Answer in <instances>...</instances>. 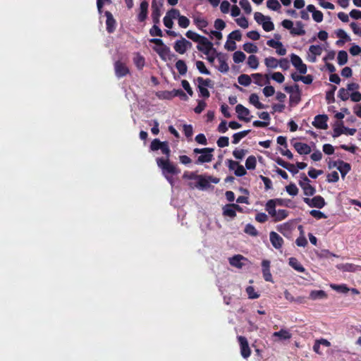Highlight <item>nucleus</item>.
I'll use <instances>...</instances> for the list:
<instances>
[{"mask_svg":"<svg viewBox=\"0 0 361 361\" xmlns=\"http://www.w3.org/2000/svg\"><path fill=\"white\" fill-rule=\"evenodd\" d=\"M338 97L342 100V101H347L349 99V93L348 92V89L345 90L344 88H341L338 90Z\"/></svg>","mask_w":361,"mask_h":361,"instance_id":"obj_59","label":"nucleus"},{"mask_svg":"<svg viewBox=\"0 0 361 361\" xmlns=\"http://www.w3.org/2000/svg\"><path fill=\"white\" fill-rule=\"evenodd\" d=\"M273 336L279 337L280 340H288L291 338V334L288 331L281 329L280 331L274 332Z\"/></svg>","mask_w":361,"mask_h":361,"instance_id":"obj_30","label":"nucleus"},{"mask_svg":"<svg viewBox=\"0 0 361 361\" xmlns=\"http://www.w3.org/2000/svg\"><path fill=\"white\" fill-rule=\"evenodd\" d=\"M292 228V223L290 222H286L282 224L278 225L276 226V229L279 232L282 233L283 235H286V233H288L290 231Z\"/></svg>","mask_w":361,"mask_h":361,"instance_id":"obj_33","label":"nucleus"},{"mask_svg":"<svg viewBox=\"0 0 361 361\" xmlns=\"http://www.w3.org/2000/svg\"><path fill=\"white\" fill-rule=\"evenodd\" d=\"M237 338L240 345V354L242 357L245 359L248 358L250 356L251 350L250 348L247 339L243 336H238Z\"/></svg>","mask_w":361,"mask_h":361,"instance_id":"obj_5","label":"nucleus"},{"mask_svg":"<svg viewBox=\"0 0 361 361\" xmlns=\"http://www.w3.org/2000/svg\"><path fill=\"white\" fill-rule=\"evenodd\" d=\"M178 25L182 27V28H186L189 26L190 25V20L186 17V16H180L178 18Z\"/></svg>","mask_w":361,"mask_h":361,"instance_id":"obj_48","label":"nucleus"},{"mask_svg":"<svg viewBox=\"0 0 361 361\" xmlns=\"http://www.w3.org/2000/svg\"><path fill=\"white\" fill-rule=\"evenodd\" d=\"M133 63L138 70H142L145 65V59L139 52L135 54L133 57Z\"/></svg>","mask_w":361,"mask_h":361,"instance_id":"obj_19","label":"nucleus"},{"mask_svg":"<svg viewBox=\"0 0 361 361\" xmlns=\"http://www.w3.org/2000/svg\"><path fill=\"white\" fill-rule=\"evenodd\" d=\"M338 63L340 66L345 65L348 61V54L345 51L341 50L338 54Z\"/></svg>","mask_w":361,"mask_h":361,"instance_id":"obj_40","label":"nucleus"},{"mask_svg":"<svg viewBox=\"0 0 361 361\" xmlns=\"http://www.w3.org/2000/svg\"><path fill=\"white\" fill-rule=\"evenodd\" d=\"M194 23L199 29L202 30L204 33L208 34L206 30H203L204 27L208 25V22L204 18L196 17L194 18Z\"/></svg>","mask_w":361,"mask_h":361,"instance_id":"obj_34","label":"nucleus"},{"mask_svg":"<svg viewBox=\"0 0 361 361\" xmlns=\"http://www.w3.org/2000/svg\"><path fill=\"white\" fill-rule=\"evenodd\" d=\"M262 271L264 279L266 281L272 282V275L270 271V261L264 259L262 262Z\"/></svg>","mask_w":361,"mask_h":361,"instance_id":"obj_12","label":"nucleus"},{"mask_svg":"<svg viewBox=\"0 0 361 361\" xmlns=\"http://www.w3.org/2000/svg\"><path fill=\"white\" fill-rule=\"evenodd\" d=\"M249 102L250 104H253L257 109H262L267 108V106L263 104L259 101V97L257 94L252 93L250 94L249 97Z\"/></svg>","mask_w":361,"mask_h":361,"instance_id":"obj_22","label":"nucleus"},{"mask_svg":"<svg viewBox=\"0 0 361 361\" xmlns=\"http://www.w3.org/2000/svg\"><path fill=\"white\" fill-rule=\"evenodd\" d=\"M240 6L244 10L245 13L250 14L252 12V7L248 0H240Z\"/></svg>","mask_w":361,"mask_h":361,"instance_id":"obj_49","label":"nucleus"},{"mask_svg":"<svg viewBox=\"0 0 361 361\" xmlns=\"http://www.w3.org/2000/svg\"><path fill=\"white\" fill-rule=\"evenodd\" d=\"M161 15V13L159 6L157 4L156 0H152L151 16L154 24H159Z\"/></svg>","mask_w":361,"mask_h":361,"instance_id":"obj_14","label":"nucleus"},{"mask_svg":"<svg viewBox=\"0 0 361 361\" xmlns=\"http://www.w3.org/2000/svg\"><path fill=\"white\" fill-rule=\"evenodd\" d=\"M295 93H292L290 95V104L292 106L297 105L300 102V99H301L300 91L299 89V86L298 85H295Z\"/></svg>","mask_w":361,"mask_h":361,"instance_id":"obj_20","label":"nucleus"},{"mask_svg":"<svg viewBox=\"0 0 361 361\" xmlns=\"http://www.w3.org/2000/svg\"><path fill=\"white\" fill-rule=\"evenodd\" d=\"M245 259V258L240 255H236L233 256V257L229 259L230 264L233 267H237V268H242L243 266V264L241 262V260Z\"/></svg>","mask_w":361,"mask_h":361,"instance_id":"obj_26","label":"nucleus"},{"mask_svg":"<svg viewBox=\"0 0 361 361\" xmlns=\"http://www.w3.org/2000/svg\"><path fill=\"white\" fill-rule=\"evenodd\" d=\"M150 149L152 151L161 150V153L166 156L164 157H158L156 159L157 166L161 169L162 173L167 180L172 185L173 180L169 175H176L180 171L175 164L170 161L171 149L169 142L166 141L161 142L159 139H154L150 144Z\"/></svg>","mask_w":361,"mask_h":361,"instance_id":"obj_1","label":"nucleus"},{"mask_svg":"<svg viewBox=\"0 0 361 361\" xmlns=\"http://www.w3.org/2000/svg\"><path fill=\"white\" fill-rule=\"evenodd\" d=\"M196 67L198 69V71L205 75H210V71L206 68L204 63L202 61H196Z\"/></svg>","mask_w":361,"mask_h":361,"instance_id":"obj_47","label":"nucleus"},{"mask_svg":"<svg viewBox=\"0 0 361 361\" xmlns=\"http://www.w3.org/2000/svg\"><path fill=\"white\" fill-rule=\"evenodd\" d=\"M173 49L180 54H183L186 52L183 37H181V39L177 40L174 43Z\"/></svg>","mask_w":361,"mask_h":361,"instance_id":"obj_28","label":"nucleus"},{"mask_svg":"<svg viewBox=\"0 0 361 361\" xmlns=\"http://www.w3.org/2000/svg\"><path fill=\"white\" fill-rule=\"evenodd\" d=\"M310 214L317 219H326L327 217L326 214L319 210L312 209L310 212Z\"/></svg>","mask_w":361,"mask_h":361,"instance_id":"obj_58","label":"nucleus"},{"mask_svg":"<svg viewBox=\"0 0 361 361\" xmlns=\"http://www.w3.org/2000/svg\"><path fill=\"white\" fill-rule=\"evenodd\" d=\"M290 33L293 35H304L305 34V30H304L303 23L300 21L297 22L296 27H293L292 30H290Z\"/></svg>","mask_w":361,"mask_h":361,"instance_id":"obj_29","label":"nucleus"},{"mask_svg":"<svg viewBox=\"0 0 361 361\" xmlns=\"http://www.w3.org/2000/svg\"><path fill=\"white\" fill-rule=\"evenodd\" d=\"M245 232L252 236H257L258 235L257 230L254 226L250 224L246 225L245 228Z\"/></svg>","mask_w":361,"mask_h":361,"instance_id":"obj_53","label":"nucleus"},{"mask_svg":"<svg viewBox=\"0 0 361 361\" xmlns=\"http://www.w3.org/2000/svg\"><path fill=\"white\" fill-rule=\"evenodd\" d=\"M328 116L326 114H319L314 117V121L312 122V125L318 128L326 130L328 128L327 121Z\"/></svg>","mask_w":361,"mask_h":361,"instance_id":"obj_9","label":"nucleus"},{"mask_svg":"<svg viewBox=\"0 0 361 361\" xmlns=\"http://www.w3.org/2000/svg\"><path fill=\"white\" fill-rule=\"evenodd\" d=\"M242 38L241 32L239 30H234L231 32L228 36V39L231 40H236V41H240Z\"/></svg>","mask_w":361,"mask_h":361,"instance_id":"obj_52","label":"nucleus"},{"mask_svg":"<svg viewBox=\"0 0 361 361\" xmlns=\"http://www.w3.org/2000/svg\"><path fill=\"white\" fill-rule=\"evenodd\" d=\"M246 58L245 54L241 51H237L233 54V59L236 63H242Z\"/></svg>","mask_w":361,"mask_h":361,"instance_id":"obj_44","label":"nucleus"},{"mask_svg":"<svg viewBox=\"0 0 361 361\" xmlns=\"http://www.w3.org/2000/svg\"><path fill=\"white\" fill-rule=\"evenodd\" d=\"M257 161L255 156H249L245 161V167L248 170H253L256 168Z\"/></svg>","mask_w":361,"mask_h":361,"instance_id":"obj_37","label":"nucleus"},{"mask_svg":"<svg viewBox=\"0 0 361 361\" xmlns=\"http://www.w3.org/2000/svg\"><path fill=\"white\" fill-rule=\"evenodd\" d=\"M331 288L338 292L343 293H347L349 291V288L346 286L345 284L342 285H331Z\"/></svg>","mask_w":361,"mask_h":361,"instance_id":"obj_61","label":"nucleus"},{"mask_svg":"<svg viewBox=\"0 0 361 361\" xmlns=\"http://www.w3.org/2000/svg\"><path fill=\"white\" fill-rule=\"evenodd\" d=\"M197 49L204 53L205 55H209L210 52L217 53L216 49L213 47V44L207 37L206 40L201 41L197 46Z\"/></svg>","mask_w":361,"mask_h":361,"instance_id":"obj_8","label":"nucleus"},{"mask_svg":"<svg viewBox=\"0 0 361 361\" xmlns=\"http://www.w3.org/2000/svg\"><path fill=\"white\" fill-rule=\"evenodd\" d=\"M276 200H269L267 201L265 205L266 211L271 215V217H274L276 215Z\"/></svg>","mask_w":361,"mask_h":361,"instance_id":"obj_25","label":"nucleus"},{"mask_svg":"<svg viewBox=\"0 0 361 361\" xmlns=\"http://www.w3.org/2000/svg\"><path fill=\"white\" fill-rule=\"evenodd\" d=\"M114 71L115 75L118 78L125 77L130 73V70L126 64L119 60L114 63Z\"/></svg>","mask_w":361,"mask_h":361,"instance_id":"obj_6","label":"nucleus"},{"mask_svg":"<svg viewBox=\"0 0 361 361\" xmlns=\"http://www.w3.org/2000/svg\"><path fill=\"white\" fill-rule=\"evenodd\" d=\"M293 147L300 154H308L311 152V147L306 143L295 142Z\"/></svg>","mask_w":361,"mask_h":361,"instance_id":"obj_16","label":"nucleus"},{"mask_svg":"<svg viewBox=\"0 0 361 361\" xmlns=\"http://www.w3.org/2000/svg\"><path fill=\"white\" fill-rule=\"evenodd\" d=\"M185 36L190 39L192 40L195 42L200 43L201 41L206 40V37L204 36H201L199 34L192 31L188 30L185 33Z\"/></svg>","mask_w":361,"mask_h":361,"instance_id":"obj_23","label":"nucleus"},{"mask_svg":"<svg viewBox=\"0 0 361 361\" xmlns=\"http://www.w3.org/2000/svg\"><path fill=\"white\" fill-rule=\"evenodd\" d=\"M301 180H299V185L303 190L304 195L306 196H312L316 192L314 187L310 184V179L305 173L300 174Z\"/></svg>","mask_w":361,"mask_h":361,"instance_id":"obj_3","label":"nucleus"},{"mask_svg":"<svg viewBox=\"0 0 361 361\" xmlns=\"http://www.w3.org/2000/svg\"><path fill=\"white\" fill-rule=\"evenodd\" d=\"M264 64L269 68H276L279 65V60L274 57L269 56L264 59Z\"/></svg>","mask_w":361,"mask_h":361,"instance_id":"obj_36","label":"nucleus"},{"mask_svg":"<svg viewBox=\"0 0 361 361\" xmlns=\"http://www.w3.org/2000/svg\"><path fill=\"white\" fill-rule=\"evenodd\" d=\"M243 49L247 53H256L258 51L257 47L251 42L245 43L243 46Z\"/></svg>","mask_w":361,"mask_h":361,"instance_id":"obj_43","label":"nucleus"},{"mask_svg":"<svg viewBox=\"0 0 361 361\" xmlns=\"http://www.w3.org/2000/svg\"><path fill=\"white\" fill-rule=\"evenodd\" d=\"M238 81L239 84L245 87L250 85L252 82L251 78L246 74H241L240 75H239Z\"/></svg>","mask_w":361,"mask_h":361,"instance_id":"obj_39","label":"nucleus"},{"mask_svg":"<svg viewBox=\"0 0 361 361\" xmlns=\"http://www.w3.org/2000/svg\"><path fill=\"white\" fill-rule=\"evenodd\" d=\"M219 62V71L221 73H226L229 70V66L221 53H216Z\"/></svg>","mask_w":361,"mask_h":361,"instance_id":"obj_27","label":"nucleus"},{"mask_svg":"<svg viewBox=\"0 0 361 361\" xmlns=\"http://www.w3.org/2000/svg\"><path fill=\"white\" fill-rule=\"evenodd\" d=\"M176 68L178 70L180 75H184L186 74L188 67L185 62L183 60H178L176 63Z\"/></svg>","mask_w":361,"mask_h":361,"instance_id":"obj_32","label":"nucleus"},{"mask_svg":"<svg viewBox=\"0 0 361 361\" xmlns=\"http://www.w3.org/2000/svg\"><path fill=\"white\" fill-rule=\"evenodd\" d=\"M262 25L264 30L266 32H270L274 29V25L273 22L270 20L269 17L262 23Z\"/></svg>","mask_w":361,"mask_h":361,"instance_id":"obj_50","label":"nucleus"},{"mask_svg":"<svg viewBox=\"0 0 361 361\" xmlns=\"http://www.w3.org/2000/svg\"><path fill=\"white\" fill-rule=\"evenodd\" d=\"M254 18L255 20H256V22L259 24H261L264 21L266 20L268 17L267 16H264L262 13L260 12H256L254 15Z\"/></svg>","mask_w":361,"mask_h":361,"instance_id":"obj_64","label":"nucleus"},{"mask_svg":"<svg viewBox=\"0 0 361 361\" xmlns=\"http://www.w3.org/2000/svg\"><path fill=\"white\" fill-rule=\"evenodd\" d=\"M337 268L343 271L355 272L357 270L360 269L361 267L355 265L350 263L338 264Z\"/></svg>","mask_w":361,"mask_h":361,"instance_id":"obj_18","label":"nucleus"},{"mask_svg":"<svg viewBox=\"0 0 361 361\" xmlns=\"http://www.w3.org/2000/svg\"><path fill=\"white\" fill-rule=\"evenodd\" d=\"M310 52L314 56L313 61L315 59V56H320L322 52V48L319 45H311L309 48Z\"/></svg>","mask_w":361,"mask_h":361,"instance_id":"obj_45","label":"nucleus"},{"mask_svg":"<svg viewBox=\"0 0 361 361\" xmlns=\"http://www.w3.org/2000/svg\"><path fill=\"white\" fill-rule=\"evenodd\" d=\"M197 81L198 82V85L206 87H211L212 80L209 78L204 79L202 77H198L197 78Z\"/></svg>","mask_w":361,"mask_h":361,"instance_id":"obj_60","label":"nucleus"},{"mask_svg":"<svg viewBox=\"0 0 361 361\" xmlns=\"http://www.w3.org/2000/svg\"><path fill=\"white\" fill-rule=\"evenodd\" d=\"M105 16L106 17V31L109 33H112L116 30V23L112 13L110 11H105Z\"/></svg>","mask_w":361,"mask_h":361,"instance_id":"obj_13","label":"nucleus"},{"mask_svg":"<svg viewBox=\"0 0 361 361\" xmlns=\"http://www.w3.org/2000/svg\"><path fill=\"white\" fill-rule=\"evenodd\" d=\"M213 159L212 152H207L198 157L196 164L209 163Z\"/></svg>","mask_w":361,"mask_h":361,"instance_id":"obj_31","label":"nucleus"},{"mask_svg":"<svg viewBox=\"0 0 361 361\" xmlns=\"http://www.w3.org/2000/svg\"><path fill=\"white\" fill-rule=\"evenodd\" d=\"M247 65L252 69L257 68L259 66L258 58L255 55H250L247 59Z\"/></svg>","mask_w":361,"mask_h":361,"instance_id":"obj_42","label":"nucleus"},{"mask_svg":"<svg viewBox=\"0 0 361 361\" xmlns=\"http://www.w3.org/2000/svg\"><path fill=\"white\" fill-rule=\"evenodd\" d=\"M269 238L273 247L277 250H280L283 245V239L276 232L271 231Z\"/></svg>","mask_w":361,"mask_h":361,"instance_id":"obj_11","label":"nucleus"},{"mask_svg":"<svg viewBox=\"0 0 361 361\" xmlns=\"http://www.w3.org/2000/svg\"><path fill=\"white\" fill-rule=\"evenodd\" d=\"M289 212L286 209H279L274 216V221H280L285 219L288 216Z\"/></svg>","mask_w":361,"mask_h":361,"instance_id":"obj_35","label":"nucleus"},{"mask_svg":"<svg viewBox=\"0 0 361 361\" xmlns=\"http://www.w3.org/2000/svg\"><path fill=\"white\" fill-rule=\"evenodd\" d=\"M286 192L292 196H295L298 193V188L294 183H290L286 187Z\"/></svg>","mask_w":361,"mask_h":361,"instance_id":"obj_51","label":"nucleus"},{"mask_svg":"<svg viewBox=\"0 0 361 361\" xmlns=\"http://www.w3.org/2000/svg\"><path fill=\"white\" fill-rule=\"evenodd\" d=\"M149 35L152 37H160L163 36V32L158 26V24H154V25L149 29Z\"/></svg>","mask_w":361,"mask_h":361,"instance_id":"obj_41","label":"nucleus"},{"mask_svg":"<svg viewBox=\"0 0 361 361\" xmlns=\"http://www.w3.org/2000/svg\"><path fill=\"white\" fill-rule=\"evenodd\" d=\"M183 133L187 138H190L193 134V128L191 125L183 126Z\"/></svg>","mask_w":361,"mask_h":361,"instance_id":"obj_62","label":"nucleus"},{"mask_svg":"<svg viewBox=\"0 0 361 361\" xmlns=\"http://www.w3.org/2000/svg\"><path fill=\"white\" fill-rule=\"evenodd\" d=\"M310 298L312 300L322 299L326 298V293L322 290H312L310 292Z\"/></svg>","mask_w":361,"mask_h":361,"instance_id":"obj_38","label":"nucleus"},{"mask_svg":"<svg viewBox=\"0 0 361 361\" xmlns=\"http://www.w3.org/2000/svg\"><path fill=\"white\" fill-rule=\"evenodd\" d=\"M303 201L310 207L322 209L326 205L325 200L321 195H317L312 198L304 197Z\"/></svg>","mask_w":361,"mask_h":361,"instance_id":"obj_4","label":"nucleus"},{"mask_svg":"<svg viewBox=\"0 0 361 361\" xmlns=\"http://www.w3.org/2000/svg\"><path fill=\"white\" fill-rule=\"evenodd\" d=\"M267 6L273 11H278L281 8V4L278 0H268L267 1Z\"/></svg>","mask_w":361,"mask_h":361,"instance_id":"obj_46","label":"nucleus"},{"mask_svg":"<svg viewBox=\"0 0 361 361\" xmlns=\"http://www.w3.org/2000/svg\"><path fill=\"white\" fill-rule=\"evenodd\" d=\"M217 145L219 147H227L229 145V138L228 137H226V136H222V137H220L217 142Z\"/></svg>","mask_w":361,"mask_h":361,"instance_id":"obj_57","label":"nucleus"},{"mask_svg":"<svg viewBox=\"0 0 361 361\" xmlns=\"http://www.w3.org/2000/svg\"><path fill=\"white\" fill-rule=\"evenodd\" d=\"M339 180V176L337 171H333L328 173L326 176V180L329 183H336Z\"/></svg>","mask_w":361,"mask_h":361,"instance_id":"obj_54","label":"nucleus"},{"mask_svg":"<svg viewBox=\"0 0 361 361\" xmlns=\"http://www.w3.org/2000/svg\"><path fill=\"white\" fill-rule=\"evenodd\" d=\"M148 2L142 1L140 5V13L137 15V20L139 22H144L147 17L148 14Z\"/></svg>","mask_w":361,"mask_h":361,"instance_id":"obj_15","label":"nucleus"},{"mask_svg":"<svg viewBox=\"0 0 361 361\" xmlns=\"http://www.w3.org/2000/svg\"><path fill=\"white\" fill-rule=\"evenodd\" d=\"M222 214L224 216H228L231 219H234L236 216L235 210L231 204H227L222 208Z\"/></svg>","mask_w":361,"mask_h":361,"instance_id":"obj_21","label":"nucleus"},{"mask_svg":"<svg viewBox=\"0 0 361 361\" xmlns=\"http://www.w3.org/2000/svg\"><path fill=\"white\" fill-rule=\"evenodd\" d=\"M246 293L250 299H256L259 297V295L255 292L254 287L250 286L247 287Z\"/></svg>","mask_w":361,"mask_h":361,"instance_id":"obj_56","label":"nucleus"},{"mask_svg":"<svg viewBox=\"0 0 361 361\" xmlns=\"http://www.w3.org/2000/svg\"><path fill=\"white\" fill-rule=\"evenodd\" d=\"M289 265L299 272H305V269L295 257L289 258Z\"/></svg>","mask_w":361,"mask_h":361,"instance_id":"obj_24","label":"nucleus"},{"mask_svg":"<svg viewBox=\"0 0 361 361\" xmlns=\"http://www.w3.org/2000/svg\"><path fill=\"white\" fill-rule=\"evenodd\" d=\"M173 97H179L180 98V99H182L183 101H187L188 99V96L181 89L173 90Z\"/></svg>","mask_w":361,"mask_h":361,"instance_id":"obj_55","label":"nucleus"},{"mask_svg":"<svg viewBox=\"0 0 361 361\" xmlns=\"http://www.w3.org/2000/svg\"><path fill=\"white\" fill-rule=\"evenodd\" d=\"M149 41L159 47H154V51L159 54L161 59L166 60V57L170 56L171 50L169 47L164 44L163 40L159 38H152Z\"/></svg>","mask_w":361,"mask_h":361,"instance_id":"obj_2","label":"nucleus"},{"mask_svg":"<svg viewBox=\"0 0 361 361\" xmlns=\"http://www.w3.org/2000/svg\"><path fill=\"white\" fill-rule=\"evenodd\" d=\"M338 170L340 171L341 177L344 178L345 175L351 170V166L350 164L338 159Z\"/></svg>","mask_w":361,"mask_h":361,"instance_id":"obj_17","label":"nucleus"},{"mask_svg":"<svg viewBox=\"0 0 361 361\" xmlns=\"http://www.w3.org/2000/svg\"><path fill=\"white\" fill-rule=\"evenodd\" d=\"M271 78L279 83H282L285 80L283 75L280 72L274 73L271 75Z\"/></svg>","mask_w":361,"mask_h":361,"instance_id":"obj_63","label":"nucleus"},{"mask_svg":"<svg viewBox=\"0 0 361 361\" xmlns=\"http://www.w3.org/2000/svg\"><path fill=\"white\" fill-rule=\"evenodd\" d=\"M290 61L293 66L300 74H305L307 73V66L302 62L300 56L295 54H292L290 55Z\"/></svg>","mask_w":361,"mask_h":361,"instance_id":"obj_7","label":"nucleus"},{"mask_svg":"<svg viewBox=\"0 0 361 361\" xmlns=\"http://www.w3.org/2000/svg\"><path fill=\"white\" fill-rule=\"evenodd\" d=\"M235 111L238 114V118L239 120L244 121L245 122L250 121L251 118L249 117L250 111L247 108L239 104L235 106Z\"/></svg>","mask_w":361,"mask_h":361,"instance_id":"obj_10","label":"nucleus"}]
</instances>
